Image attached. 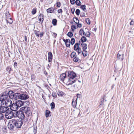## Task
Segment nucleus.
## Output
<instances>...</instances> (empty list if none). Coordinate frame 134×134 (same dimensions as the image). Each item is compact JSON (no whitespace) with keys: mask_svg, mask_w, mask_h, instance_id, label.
Masks as SVG:
<instances>
[{"mask_svg":"<svg viewBox=\"0 0 134 134\" xmlns=\"http://www.w3.org/2000/svg\"><path fill=\"white\" fill-rule=\"evenodd\" d=\"M59 79L60 81L64 82V81L66 82L68 80V77H66L65 73H63L61 74L60 76Z\"/></svg>","mask_w":134,"mask_h":134,"instance_id":"nucleus-6","label":"nucleus"},{"mask_svg":"<svg viewBox=\"0 0 134 134\" xmlns=\"http://www.w3.org/2000/svg\"><path fill=\"white\" fill-rule=\"evenodd\" d=\"M52 95L54 98H56L57 97V93L54 92H52Z\"/></svg>","mask_w":134,"mask_h":134,"instance_id":"nucleus-46","label":"nucleus"},{"mask_svg":"<svg viewBox=\"0 0 134 134\" xmlns=\"http://www.w3.org/2000/svg\"><path fill=\"white\" fill-rule=\"evenodd\" d=\"M16 100V101L15 102L16 104L17 105L19 108H20L24 105V102L20 100Z\"/></svg>","mask_w":134,"mask_h":134,"instance_id":"nucleus-12","label":"nucleus"},{"mask_svg":"<svg viewBox=\"0 0 134 134\" xmlns=\"http://www.w3.org/2000/svg\"><path fill=\"white\" fill-rule=\"evenodd\" d=\"M77 26L78 27L80 28L82 27V24H80L79 23H77Z\"/></svg>","mask_w":134,"mask_h":134,"instance_id":"nucleus-56","label":"nucleus"},{"mask_svg":"<svg viewBox=\"0 0 134 134\" xmlns=\"http://www.w3.org/2000/svg\"><path fill=\"white\" fill-rule=\"evenodd\" d=\"M7 131V128L0 125V134H4Z\"/></svg>","mask_w":134,"mask_h":134,"instance_id":"nucleus-14","label":"nucleus"},{"mask_svg":"<svg viewBox=\"0 0 134 134\" xmlns=\"http://www.w3.org/2000/svg\"><path fill=\"white\" fill-rule=\"evenodd\" d=\"M4 115L2 113L0 112V120L3 119L4 118Z\"/></svg>","mask_w":134,"mask_h":134,"instance_id":"nucleus-48","label":"nucleus"},{"mask_svg":"<svg viewBox=\"0 0 134 134\" xmlns=\"http://www.w3.org/2000/svg\"><path fill=\"white\" fill-rule=\"evenodd\" d=\"M47 11L48 13H51L53 12V10H52L51 8H50L47 9Z\"/></svg>","mask_w":134,"mask_h":134,"instance_id":"nucleus-38","label":"nucleus"},{"mask_svg":"<svg viewBox=\"0 0 134 134\" xmlns=\"http://www.w3.org/2000/svg\"><path fill=\"white\" fill-rule=\"evenodd\" d=\"M80 7L83 11L85 12L86 11L85 10H86V6L85 5H81Z\"/></svg>","mask_w":134,"mask_h":134,"instance_id":"nucleus-29","label":"nucleus"},{"mask_svg":"<svg viewBox=\"0 0 134 134\" xmlns=\"http://www.w3.org/2000/svg\"><path fill=\"white\" fill-rule=\"evenodd\" d=\"M5 117L8 119L12 118L13 117V114L12 113H6L5 114Z\"/></svg>","mask_w":134,"mask_h":134,"instance_id":"nucleus-18","label":"nucleus"},{"mask_svg":"<svg viewBox=\"0 0 134 134\" xmlns=\"http://www.w3.org/2000/svg\"><path fill=\"white\" fill-rule=\"evenodd\" d=\"M77 102V98L76 97H74L72 100V105L74 108H75L76 107Z\"/></svg>","mask_w":134,"mask_h":134,"instance_id":"nucleus-11","label":"nucleus"},{"mask_svg":"<svg viewBox=\"0 0 134 134\" xmlns=\"http://www.w3.org/2000/svg\"><path fill=\"white\" fill-rule=\"evenodd\" d=\"M8 94L9 95V97L10 99H14V100H17V98H16V93H14L12 91H10L8 92Z\"/></svg>","mask_w":134,"mask_h":134,"instance_id":"nucleus-7","label":"nucleus"},{"mask_svg":"<svg viewBox=\"0 0 134 134\" xmlns=\"http://www.w3.org/2000/svg\"><path fill=\"white\" fill-rule=\"evenodd\" d=\"M82 54L83 55L84 57H85L87 56V51L85 50V51H82Z\"/></svg>","mask_w":134,"mask_h":134,"instance_id":"nucleus-27","label":"nucleus"},{"mask_svg":"<svg viewBox=\"0 0 134 134\" xmlns=\"http://www.w3.org/2000/svg\"><path fill=\"white\" fill-rule=\"evenodd\" d=\"M71 13L72 14H74V12H75V8H71Z\"/></svg>","mask_w":134,"mask_h":134,"instance_id":"nucleus-52","label":"nucleus"},{"mask_svg":"<svg viewBox=\"0 0 134 134\" xmlns=\"http://www.w3.org/2000/svg\"><path fill=\"white\" fill-rule=\"evenodd\" d=\"M76 4L77 5L80 6L81 5V3L79 0H76L75 2Z\"/></svg>","mask_w":134,"mask_h":134,"instance_id":"nucleus-30","label":"nucleus"},{"mask_svg":"<svg viewBox=\"0 0 134 134\" xmlns=\"http://www.w3.org/2000/svg\"><path fill=\"white\" fill-rule=\"evenodd\" d=\"M134 22L132 20L130 23V25H133L134 24Z\"/></svg>","mask_w":134,"mask_h":134,"instance_id":"nucleus-61","label":"nucleus"},{"mask_svg":"<svg viewBox=\"0 0 134 134\" xmlns=\"http://www.w3.org/2000/svg\"><path fill=\"white\" fill-rule=\"evenodd\" d=\"M8 94V91H5L0 95V99L4 101L5 105L7 106H10L12 103V102L10 99Z\"/></svg>","mask_w":134,"mask_h":134,"instance_id":"nucleus-1","label":"nucleus"},{"mask_svg":"<svg viewBox=\"0 0 134 134\" xmlns=\"http://www.w3.org/2000/svg\"><path fill=\"white\" fill-rule=\"evenodd\" d=\"M80 45L83 51H85L87 49V45L85 43H81Z\"/></svg>","mask_w":134,"mask_h":134,"instance_id":"nucleus-20","label":"nucleus"},{"mask_svg":"<svg viewBox=\"0 0 134 134\" xmlns=\"http://www.w3.org/2000/svg\"><path fill=\"white\" fill-rule=\"evenodd\" d=\"M17 66V64L16 62H15L14 63V66L15 68V67H16Z\"/></svg>","mask_w":134,"mask_h":134,"instance_id":"nucleus-62","label":"nucleus"},{"mask_svg":"<svg viewBox=\"0 0 134 134\" xmlns=\"http://www.w3.org/2000/svg\"><path fill=\"white\" fill-rule=\"evenodd\" d=\"M63 12L62 10V9H59L58 10V13H62Z\"/></svg>","mask_w":134,"mask_h":134,"instance_id":"nucleus-57","label":"nucleus"},{"mask_svg":"<svg viewBox=\"0 0 134 134\" xmlns=\"http://www.w3.org/2000/svg\"><path fill=\"white\" fill-rule=\"evenodd\" d=\"M34 33L35 35L37 37H39V34H40V31L37 30H34Z\"/></svg>","mask_w":134,"mask_h":134,"instance_id":"nucleus-34","label":"nucleus"},{"mask_svg":"<svg viewBox=\"0 0 134 134\" xmlns=\"http://www.w3.org/2000/svg\"><path fill=\"white\" fill-rule=\"evenodd\" d=\"M76 76V74L73 71H68V81L66 84L68 85H72L77 80H73Z\"/></svg>","mask_w":134,"mask_h":134,"instance_id":"nucleus-2","label":"nucleus"},{"mask_svg":"<svg viewBox=\"0 0 134 134\" xmlns=\"http://www.w3.org/2000/svg\"><path fill=\"white\" fill-rule=\"evenodd\" d=\"M12 70L11 69L10 66L8 67L6 69V71L10 73Z\"/></svg>","mask_w":134,"mask_h":134,"instance_id":"nucleus-40","label":"nucleus"},{"mask_svg":"<svg viewBox=\"0 0 134 134\" xmlns=\"http://www.w3.org/2000/svg\"><path fill=\"white\" fill-rule=\"evenodd\" d=\"M79 34L81 36H82L85 34V32L83 30L81 29L79 31Z\"/></svg>","mask_w":134,"mask_h":134,"instance_id":"nucleus-33","label":"nucleus"},{"mask_svg":"<svg viewBox=\"0 0 134 134\" xmlns=\"http://www.w3.org/2000/svg\"><path fill=\"white\" fill-rule=\"evenodd\" d=\"M85 21L87 24L88 25H90V21L89 18L86 19Z\"/></svg>","mask_w":134,"mask_h":134,"instance_id":"nucleus-43","label":"nucleus"},{"mask_svg":"<svg viewBox=\"0 0 134 134\" xmlns=\"http://www.w3.org/2000/svg\"><path fill=\"white\" fill-rule=\"evenodd\" d=\"M40 34H39V36L40 37H42L43 36L44 34V32H41L40 33Z\"/></svg>","mask_w":134,"mask_h":134,"instance_id":"nucleus-49","label":"nucleus"},{"mask_svg":"<svg viewBox=\"0 0 134 134\" xmlns=\"http://www.w3.org/2000/svg\"><path fill=\"white\" fill-rule=\"evenodd\" d=\"M76 51L78 53V54H80L82 52L81 49L80 47L79 48L78 50Z\"/></svg>","mask_w":134,"mask_h":134,"instance_id":"nucleus-44","label":"nucleus"},{"mask_svg":"<svg viewBox=\"0 0 134 134\" xmlns=\"http://www.w3.org/2000/svg\"><path fill=\"white\" fill-rule=\"evenodd\" d=\"M81 96V95L79 94H77V97H76V98H77L79 97H80Z\"/></svg>","mask_w":134,"mask_h":134,"instance_id":"nucleus-64","label":"nucleus"},{"mask_svg":"<svg viewBox=\"0 0 134 134\" xmlns=\"http://www.w3.org/2000/svg\"><path fill=\"white\" fill-rule=\"evenodd\" d=\"M85 13L84 12H82L80 14V16L81 17L85 16Z\"/></svg>","mask_w":134,"mask_h":134,"instance_id":"nucleus-55","label":"nucleus"},{"mask_svg":"<svg viewBox=\"0 0 134 134\" xmlns=\"http://www.w3.org/2000/svg\"><path fill=\"white\" fill-rule=\"evenodd\" d=\"M71 28L72 30L73 31H74L75 29H76V26L75 25H72L71 26Z\"/></svg>","mask_w":134,"mask_h":134,"instance_id":"nucleus-42","label":"nucleus"},{"mask_svg":"<svg viewBox=\"0 0 134 134\" xmlns=\"http://www.w3.org/2000/svg\"><path fill=\"white\" fill-rule=\"evenodd\" d=\"M36 9L34 8L32 9V13L33 14H35L36 13Z\"/></svg>","mask_w":134,"mask_h":134,"instance_id":"nucleus-41","label":"nucleus"},{"mask_svg":"<svg viewBox=\"0 0 134 134\" xmlns=\"http://www.w3.org/2000/svg\"><path fill=\"white\" fill-rule=\"evenodd\" d=\"M80 12V11L79 9H77L75 11V13L77 15H79Z\"/></svg>","mask_w":134,"mask_h":134,"instance_id":"nucleus-39","label":"nucleus"},{"mask_svg":"<svg viewBox=\"0 0 134 134\" xmlns=\"http://www.w3.org/2000/svg\"><path fill=\"white\" fill-rule=\"evenodd\" d=\"M87 41L86 38L84 36H82L80 40L79 41V42L80 43L81 42L82 43H83L84 42H86Z\"/></svg>","mask_w":134,"mask_h":134,"instance_id":"nucleus-23","label":"nucleus"},{"mask_svg":"<svg viewBox=\"0 0 134 134\" xmlns=\"http://www.w3.org/2000/svg\"><path fill=\"white\" fill-rule=\"evenodd\" d=\"M26 107H24L20 108V109L18 111H16L15 113L16 116L22 120H23L25 117V115L24 114V110L26 109Z\"/></svg>","mask_w":134,"mask_h":134,"instance_id":"nucleus-3","label":"nucleus"},{"mask_svg":"<svg viewBox=\"0 0 134 134\" xmlns=\"http://www.w3.org/2000/svg\"><path fill=\"white\" fill-rule=\"evenodd\" d=\"M26 93V92L21 93H16L15 97L16 98H17V100L19 99L23 100H26L29 98L28 95Z\"/></svg>","mask_w":134,"mask_h":134,"instance_id":"nucleus-4","label":"nucleus"},{"mask_svg":"<svg viewBox=\"0 0 134 134\" xmlns=\"http://www.w3.org/2000/svg\"><path fill=\"white\" fill-rule=\"evenodd\" d=\"M9 106L4 105L0 108V111L1 113H4L7 111V110L9 109Z\"/></svg>","mask_w":134,"mask_h":134,"instance_id":"nucleus-10","label":"nucleus"},{"mask_svg":"<svg viewBox=\"0 0 134 134\" xmlns=\"http://www.w3.org/2000/svg\"><path fill=\"white\" fill-rule=\"evenodd\" d=\"M57 23V20L56 19H53L52 20V23L54 25H56Z\"/></svg>","mask_w":134,"mask_h":134,"instance_id":"nucleus-32","label":"nucleus"},{"mask_svg":"<svg viewBox=\"0 0 134 134\" xmlns=\"http://www.w3.org/2000/svg\"><path fill=\"white\" fill-rule=\"evenodd\" d=\"M52 34L53 35L54 37V38H56L57 36V34L54 32H52Z\"/></svg>","mask_w":134,"mask_h":134,"instance_id":"nucleus-58","label":"nucleus"},{"mask_svg":"<svg viewBox=\"0 0 134 134\" xmlns=\"http://www.w3.org/2000/svg\"><path fill=\"white\" fill-rule=\"evenodd\" d=\"M124 54H119V53H118L117 54V59L118 60L122 61L124 59Z\"/></svg>","mask_w":134,"mask_h":134,"instance_id":"nucleus-19","label":"nucleus"},{"mask_svg":"<svg viewBox=\"0 0 134 134\" xmlns=\"http://www.w3.org/2000/svg\"><path fill=\"white\" fill-rule=\"evenodd\" d=\"M56 4L57 7L59 8L60 7L61 3L60 2L57 1Z\"/></svg>","mask_w":134,"mask_h":134,"instance_id":"nucleus-45","label":"nucleus"},{"mask_svg":"<svg viewBox=\"0 0 134 134\" xmlns=\"http://www.w3.org/2000/svg\"><path fill=\"white\" fill-rule=\"evenodd\" d=\"M79 60V59L77 57H75L73 59V60L75 62H78Z\"/></svg>","mask_w":134,"mask_h":134,"instance_id":"nucleus-47","label":"nucleus"},{"mask_svg":"<svg viewBox=\"0 0 134 134\" xmlns=\"http://www.w3.org/2000/svg\"><path fill=\"white\" fill-rule=\"evenodd\" d=\"M7 23H9L10 24H12L13 22V21L12 20V19H11V20H10V21H9L7 20Z\"/></svg>","mask_w":134,"mask_h":134,"instance_id":"nucleus-59","label":"nucleus"},{"mask_svg":"<svg viewBox=\"0 0 134 134\" xmlns=\"http://www.w3.org/2000/svg\"><path fill=\"white\" fill-rule=\"evenodd\" d=\"M31 80L32 81H33L35 79V76L34 74H32L31 75Z\"/></svg>","mask_w":134,"mask_h":134,"instance_id":"nucleus-51","label":"nucleus"},{"mask_svg":"<svg viewBox=\"0 0 134 134\" xmlns=\"http://www.w3.org/2000/svg\"><path fill=\"white\" fill-rule=\"evenodd\" d=\"M8 106L10 107V109L11 110L14 111H16L19 108L15 102L13 103L12 104V103L10 106Z\"/></svg>","mask_w":134,"mask_h":134,"instance_id":"nucleus-8","label":"nucleus"},{"mask_svg":"<svg viewBox=\"0 0 134 134\" xmlns=\"http://www.w3.org/2000/svg\"><path fill=\"white\" fill-rule=\"evenodd\" d=\"M24 40L25 42V44H26V42H27V37L26 35H24Z\"/></svg>","mask_w":134,"mask_h":134,"instance_id":"nucleus-53","label":"nucleus"},{"mask_svg":"<svg viewBox=\"0 0 134 134\" xmlns=\"http://www.w3.org/2000/svg\"><path fill=\"white\" fill-rule=\"evenodd\" d=\"M3 105H5L4 101L0 99V108L1 107L3 106Z\"/></svg>","mask_w":134,"mask_h":134,"instance_id":"nucleus-37","label":"nucleus"},{"mask_svg":"<svg viewBox=\"0 0 134 134\" xmlns=\"http://www.w3.org/2000/svg\"><path fill=\"white\" fill-rule=\"evenodd\" d=\"M50 106H51V109H53L55 107V104L54 102H52L50 104Z\"/></svg>","mask_w":134,"mask_h":134,"instance_id":"nucleus-35","label":"nucleus"},{"mask_svg":"<svg viewBox=\"0 0 134 134\" xmlns=\"http://www.w3.org/2000/svg\"><path fill=\"white\" fill-rule=\"evenodd\" d=\"M114 65H115L114 67L115 69V70H114V71L115 72L116 71L118 70V69H117V68H116V67H117L116 65L115 64Z\"/></svg>","mask_w":134,"mask_h":134,"instance_id":"nucleus-63","label":"nucleus"},{"mask_svg":"<svg viewBox=\"0 0 134 134\" xmlns=\"http://www.w3.org/2000/svg\"><path fill=\"white\" fill-rule=\"evenodd\" d=\"M106 96L105 95H104L103 96V97L101 98L100 99V105H103L104 104V100L105 101H106L107 100L105 99V97Z\"/></svg>","mask_w":134,"mask_h":134,"instance_id":"nucleus-22","label":"nucleus"},{"mask_svg":"<svg viewBox=\"0 0 134 134\" xmlns=\"http://www.w3.org/2000/svg\"><path fill=\"white\" fill-rule=\"evenodd\" d=\"M63 41L65 42L66 47H70L71 43L70 42V40L69 39H67L66 40L64 39Z\"/></svg>","mask_w":134,"mask_h":134,"instance_id":"nucleus-17","label":"nucleus"},{"mask_svg":"<svg viewBox=\"0 0 134 134\" xmlns=\"http://www.w3.org/2000/svg\"><path fill=\"white\" fill-rule=\"evenodd\" d=\"M58 95L59 96H63V95H64V93L62 91H59L57 93Z\"/></svg>","mask_w":134,"mask_h":134,"instance_id":"nucleus-26","label":"nucleus"},{"mask_svg":"<svg viewBox=\"0 0 134 134\" xmlns=\"http://www.w3.org/2000/svg\"><path fill=\"white\" fill-rule=\"evenodd\" d=\"M70 56L71 58H73L75 57H77V55L75 52H73L71 54Z\"/></svg>","mask_w":134,"mask_h":134,"instance_id":"nucleus-25","label":"nucleus"},{"mask_svg":"<svg viewBox=\"0 0 134 134\" xmlns=\"http://www.w3.org/2000/svg\"><path fill=\"white\" fill-rule=\"evenodd\" d=\"M38 21L40 23H41V24H42L44 20V15L43 14H40V15L38 16Z\"/></svg>","mask_w":134,"mask_h":134,"instance_id":"nucleus-16","label":"nucleus"},{"mask_svg":"<svg viewBox=\"0 0 134 134\" xmlns=\"http://www.w3.org/2000/svg\"><path fill=\"white\" fill-rule=\"evenodd\" d=\"M37 130L35 129V127L34 128V130L33 131V132L34 133H36L37 132Z\"/></svg>","mask_w":134,"mask_h":134,"instance_id":"nucleus-60","label":"nucleus"},{"mask_svg":"<svg viewBox=\"0 0 134 134\" xmlns=\"http://www.w3.org/2000/svg\"><path fill=\"white\" fill-rule=\"evenodd\" d=\"M10 121H11L8 123L7 125L8 128L11 131H13L15 126L13 123V119Z\"/></svg>","mask_w":134,"mask_h":134,"instance_id":"nucleus-9","label":"nucleus"},{"mask_svg":"<svg viewBox=\"0 0 134 134\" xmlns=\"http://www.w3.org/2000/svg\"><path fill=\"white\" fill-rule=\"evenodd\" d=\"M88 34H87V33H86L85 34V35L87 37H90V33L89 32H88Z\"/></svg>","mask_w":134,"mask_h":134,"instance_id":"nucleus-54","label":"nucleus"},{"mask_svg":"<svg viewBox=\"0 0 134 134\" xmlns=\"http://www.w3.org/2000/svg\"><path fill=\"white\" fill-rule=\"evenodd\" d=\"M13 121L14 126L17 129L20 128L23 124V121L21 120L13 119Z\"/></svg>","mask_w":134,"mask_h":134,"instance_id":"nucleus-5","label":"nucleus"},{"mask_svg":"<svg viewBox=\"0 0 134 134\" xmlns=\"http://www.w3.org/2000/svg\"><path fill=\"white\" fill-rule=\"evenodd\" d=\"M75 40L74 38H72L70 41V42L72 45L74 44L75 43Z\"/></svg>","mask_w":134,"mask_h":134,"instance_id":"nucleus-31","label":"nucleus"},{"mask_svg":"<svg viewBox=\"0 0 134 134\" xmlns=\"http://www.w3.org/2000/svg\"><path fill=\"white\" fill-rule=\"evenodd\" d=\"M26 107V109L24 110V112L25 113L26 115L27 116H30L31 115V112L30 110V108Z\"/></svg>","mask_w":134,"mask_h":134,"instance_id":"nucleus-15","label":"nucleus"},{"mask_svg":"<svg viewBox=\"0 0 134 134\" xmlns=\"http://www.w3.org/2000/svg\"><path fill=\"white\" fill-rule=\"evenodd\" d=\"M51 113V112L50 111L46 110V111L45 115L46 117L47 118L49 116H51V115H49V114Z\"/></svg>","mask_w":134,"mask_h":134,"instance_id":"nucleus-24","label":"nucleus"},{"mask_svg":"<svg viewBox=\"0 0 134 134\" xmlns=\"http://www.w3.org/2000/svg\"><path fill=\"white\" fill-rule=\"evenodd\" d=\"M70 1L72 5L74 4L75 3L76 1L75 0H70Z\"/></svg>","mask_w":134,"mask_h":134,"instance_id":"nucleus-50","label":"nucleus"},{"mask_svg":"<svg viewBox=\"0 0 134 134\" xmlns=\"http://www.w3.org/2000/svg\"><path fill=\"white\" fill-rule=\"evenodd\" d=\"M80 45V43H76L74 46V49L75 51L77 50L80 48L79 45Z\"/></svg>","mask_w":134,"mask_h":134,"instance_id":"nucleus-21","label":"nucleus"},{"mask_svg":"<svg viewBox=\"0 0 134 134\" xmlns=\"http://www.w3.org/2000/svg\"><path fill=\"white\" fill-rule=\"evenodd\" d=\"M73 20L74 21L75 23L77 24L79 23V20L77 17H74L73 18Z\"/></svg>","mask_w":134,"mask_h":134,"instance_id":"nucleus-28","label":"nucleus"},{"mask_svg":"<svg viewBox=\"0 0 134 134\" xmlns=\"http://www.w3.org/2000/svg\"><path fill=\"white\" fill-rule=\"evenodd\" d=\"M53 58V54L51 52H49L48 53V62L51 64Z\"/></svg>","mask_w":134,"mask_h":134,"instance_id":"nucleus-13","label":"nucleus"},{"mask_svg":"<svg viewBox=\"0 0 134 134\" xmlns=\"http://www.w3.org/2000/svg\"><path fill=\"white\" fill-rule=\"evenodd\" d=\"M67 36L70 37L71 38L73 36V34L72 32H69L68 33Z\"/></svg>","mask_w":134,"mask_h":134,"instance_id":"nucleus-36","label":"nucleus"}]
</instances>
